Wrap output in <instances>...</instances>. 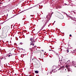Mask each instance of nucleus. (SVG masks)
<instances>
[{
    "label": "nucleus",
    "instance_id": "nucleus-10",
    "mask_svg": "<svg viewBox=\"0 0 76 76\" xmlns=\"http://www.w3.org/2000/svg\"><path fill=\"white\" fill-rule=\"evenodd\" d=\"M53 13H54V12H52V13L50 14V15H53Z\"/></svg>",
    "mask_w": 76,
    "mask_h": 76
},
{
    "label": "nucleus",
    "instance_id": "nucleus-24",
    "mask_svg": "<svg viewBox=\"0 0 76 76\" xmlns=\"http://www.w3.org/2000/svg\"><path fill=\"white\" fill-rule=\"evenodd\" d=\"M44 22H45V21H44Z\"/></svg>",
    "mask_w": 76,
    "mask_h": 76
},
{
    "label": "nucleus",
    "instance_id": "nucleus-18",
    "mask_svg": "<svg viewBox=\"0 0 76 76\" xmlns=\"http://www.w3.org/2000/svg\"><path fill=\"white\" fill-rule=\"evenodd\" d=\"M56 22V21H55L54 22V23H55Z\"/></svg>",
    "mask_w": 76,
    "mask_h": 76
},
{
    "label": "nucleus",
    "instance_id": "nucleus-30",
    "mask_svg": "<svg viewBox=\"0 0 76 76\" xmlns=\"http://www.w3.org/2000/svg\"><path fill=\"white\" fill-rule=\"evenodd\" d=\"M37 49H36V50H37Z\"/></svg>",
    "mask_w": 76,
    "mask_h": 76
},
{
    "label": "nucleus",
    "instance_id": "nucleus-9",
    "mask_svg": "<svg viewBox=\"0 0 76 76\" xmlns=\"http://www.w3.org/2000/svg\"><path fill=\"white\" fill-rule=\"evenodd\" d=\"M48 15H49V16H50V17H51V14H48Z\"/></svg>",
    "mask_w": 76,
    "mask_h": 76
},
{
    "label": "nucleus",
    "instance_id": "nucleus-29",
    "mask_svg": "<svg viewBox=\"0 0 76 76\" xmlns=\"http://www.w3.org/2000/svg\"><path fill=\"white\" fill-rule=\"evenodd\" d=\"M15 75H16V74H15Z\"/></svg>",
    "mask_w": 76,
    "mask_h": 76
},
{
    "label": "nucleus",
    "instance_id": "nucleus-11",
    "mask_svg": "<svg viewBox=\"0 0 76 76\" xmlns=\"http://www.w3.org/2000/svg\"><path fill=\"white\" fill-rule=\"evenodd\" d=\"M69 36H70V37H72V35L70 34V35H69Z\"/></svg>",
    "mask_w": 76,
    "mask_h": 76
},
{
    "label": "nucleus",
    "instance_id": "nucleus-19",
    "mask_svg": "<svg viewBox=\"0 0 76 76\" xmlns=\"http://www.w3.org/2000/svg\"><path fill=\"white\" fill-rule=\"evenodd\" d=\"M22 50H23V48H21Z\"/></svg>",
    "mask_w": 76,
    "mask_h": 76
},
{
    "label": "nucleus",
    "instance_id": "nucleus-22",
    "mask_svg": "<svg viewBox=\"0 0 76 76\" xmlns=\"http://www.w3.org/2000/svg\"><path fill=\"white\" fill-rule=\"evenodd\" d=\"M44 51V50H42V51Z\"/></svg>",
    "mask_w": 76,
    "mask_h": 76
},
{
    "label": "nucleus",
    "instance_id": "nucleus-23",
    "mask_svg": "<svg viewBox=\"0 0 76 76\" xmlns=\"http://www.w3.org/2000/svg\"><path fill=\"white\" fill-rule=\"evenodd\" d=\"M69 61H67V62H68Z\"/></svg>",
    "mask_w": 76,
    "mask_h": 76
},
{
    "label": "nucleus",
    "instance_id": "nucleus-20",
    "mask_svg": "<svg viewBox=\"0 0 76 76\" xmlns=\"http://www.w3.org/2000/svg\"><path fill=\"white\" fill-rule=\"evenodd\" d=\"M49 50L50 51H51V50Z\"/></svg>",
    "mask_w": 76,
    "mask_h": 76
},
{
    "label": "nucleus",
    "instance_id": "nucleus-3",
    "mask_svg": "<svg viewBox=\"0 0 76 76\" xmlns=\"http://www.w3.org/2000/svg\"><path fill=\"white\" fill-rule=\"evenodd\" d=\"M33 52L35 53V54H36V53H38V54H41V51H34Z\"/></svg>",
    "mask_w": 76,
    "mask_h": 76
},
{
    "label": "nucleus",
    "instance_id": "nucleus-13",
    "mask_svg": "<svg viewBox=\"0 0 76 76\" xmlns=\"http://www.w3.org/2000/svg\"><path fill=\"white\" fill-rule=\"evenodd\" d=\"M30 16H34V15H33L32 16V15H30Z\"/></svg>",
    "mask_w": 76,
    "mask_h": 76
},
{
    "label": "nucleus",
    "instance_id": "nucleus-28",
    "mask_svg": "<svg viewBox=\"0 0 76 76\" xmlns=\"http://www.w3.org/2000/svg\"><path fill=\"white\" fill-rule=\"evenodd\" d=\"M53 68H54V67H53Z\"/></svg>",
    "mask_w": 76,
    "mask_h": 76
},
{
    "label": "nucleus",
    "instance_id": "nucleus-25",
    "mask_svg": "<svg viewBox=\"0 0 76 76\" xmlns=\"http://www.w3.org/2000/svg\"><path fill=\"white\" fill-rule=\"evenodd\" d=\"M54 24V23H53V25H54V24Z\"/></svg>",
    "mask_w": 76,
    "mask_h": 76
},
{
    "label": "nucleus",
    "instance_id": "nucleus-14",
    "mask_svg": "<svg viewBox=\"0 0 76 76\" xmlns=\"http://www.w3.org/2000/svg\"><path fill=\"white\" fill-rule=\"evenodd\" d=\"M10 55H9L8 57H10Z\"/></svg>",
    "mask_w": 76,
    "mask_h": 76
},
{
    "label": "nucleus",
    "instance_id": "nucleus-6",
    "mask_svg": "<svg viewBox=\"0 0 76 76\" xmlns=\"http://www.w3.org/2000/svg\"><path fill=\"white\" fill-rule=\"evenodd\" d=\"M64 66H62L61 67H60V68L59 69V70H61V69H64Z\"/></svg>",
    "mask_w": 76,
    "mask_h": 76
},
{
    "label": "nucleus",
    "instance_id": "nucleus-1",
    "mask_svg": "<svg viewBox=\"0 0 76 76\" xmlns=\"http://www.w3.org/2000/svg\"><path fill=\"white\" fill-rule=\"evenodd\" d=\"M30 40L31 41V42H30V47L31 48V51H33V49L34 48V47H35V46H34V44H35V41L34 40V38L32 39V38H30Z\"/></svg>",
    "mask_w": 76,
    "mask_h": 76
},
{
    "label": "nucleus",
    "instance_id": "nucleus-21",
    "mask_svg": "<svg viewBox=\"0 0 76 76\" xmlns=\"http://www.w3.org/2000/svg\"><path fill=\"white\" fill-rule=\"evenodd\" d=\"M75 2H76V1H75Z\"/></svg>",
    "mask_w": 76,
    "mask_h": 76
},
{
    "label": "nucleus",
    "instance_id": "nucleus-5",
    "mask_svg": "<svg viewBox=\"0 0 76 76\" xmlns=\"http://www.w3.org/2000/svg\"><path fill=\"white\" fill-rule=\"evenodd\" d=\"M66 68L68 69V70H69V69L70 67H69V65L67 64L66 65Z\"/></svg>",
    "mask_w": 76,
    "mask_h": 76
},
{
    "label": "nucleus",
    "instance_id": "nucleus-15",
    "mask_svg": "<svg viewBox=\"0 0 76 76\" xmlns=\"http://www.w3.org/2000/svg\"><path fill=\"white\" fill-rule=\"evenodd\" d=\"M1 60L0 59V63H1Z\"/></svg>",
    "mask_w": 76,
    "mask_h": 76
},
{
    "label": "nucleus",
    "instance_id": "nucleus-26",
    "mask_svg": "<svg viewBox=\"0 0 76 76\" xmlns=\"http://www.w3.org/2000/svg\"><path fill=\"white\" fill-rule=\"evenodd\" d=\"M54 24V23H53V25H54V24Z\"/></svg>",
    "mask_w": 76,
    "mask_h": 76
},
{
    "label": "nucleus",
    "instance_id": "nucleus-7",
    "mask_svg": "<svg viewBox=\"0 0 76 76\" xmlns=\"http://www.w3.org/2000/svg\"><path fill=\"white\" fill-rule=\"evenodd\" d=\"M35 73H38V71H35Z\"/></svg>",
    "mask_w": 76,
    "mask_h": 76
},
{
    "label": "nucleus",
    "instance_id": "nucleus-8",
    "mask_svg": "<svg viewBox=\"0 0 76 76\" xmlns=\"http://www.w3.org/2000/svg\"><path fill=\"white\" fill-rule=\"evenodd\" d=\"M66 52H67V53H69V49L66 50Z\"/></svg>",
    "mask_w": 76,
    "mask_h": 76
},
{
    "label": "nucleus",
    "instance_id": "nucleus-4",
    "mask_svg": "<svg viewBox=\"0 0 76 76\" xmlns=\"http://www.w3.org/2000/svg\"><path fill=\"white\" fill-rule=\"evenodd\" d=\"M59 19H63L64 18V17H63V16L62 15H59Z\"/></svg>",
    "mask_w": 76,
    "mask_h": 76
},
{
    "label": "nucleus",
    "instance_id": "nucleus-17",
    "mask_svg": "<svg viewBox=\"0 0 76 76\" xmlns=\"http://www.w3.org/2000/svg\"><path fill=\"white\" fill-rule=\"evenodd\" d=\"M52 72H53V70H52Z\"/></svg>",
    "mask_w": 76,
    "mask_h": 76
},
{
    "label": "nucleus",
    "instance_id": "nucleus-2",
    "mask_svg": "<svg viewBox=\"0 0 76 76\" xmlns=\"http://www.w3.org/2000/svg\"><path fill=\"white\" fill-rule=\"evenodd\" d=\"M7 37V34H4L3 35H2L1 36V38L4 39V38H6Z\"/></svg>",
    "mask_w": 76,
    "mask_h": 76
},
{
    "label": "nucleus",
    "instance_id": "nucleus-12",
    "mask_svg": "<svg viewBox=\"0 0 76 76\" xmlns=\"http://www.w3.org/2000/svg\"><path fill=\"white\" fill-rule=\"evenodd\" d=\"M20 44H21V45H22V43H20Z\"/></svg>",
    "mask_w": 76,
    "mask_h": 76
},
{
    "label": "nucleus",
    "instance_id": "nucleus-27",
    "mask_svg": "<svg viewBox=\"0 0 76 76\" xmlns=\"http://www.w3.org/2000/svg\"><path fill=\"white\" fill-rule=\"evenodd\" d=\"M53 0V1H54V0Z\"/></svg>",
    "mask_w": 76,
    "mask_h": 76
},
{
    "label": "nucleus",
    "instance_id": "nucleus-16",
    "mask_svg": "<svg viewBox=\"0 0 76 76\" xmlns=\"http://www.w3.org/2000/svg\"><path fill=\"white\" fill-rule=\"evenodd\" d=\"M44 20H42V21H43V22H44Z\"/></svg>",
    "mask_w": 76,
    "mask_h": 76
}]
</instances>
